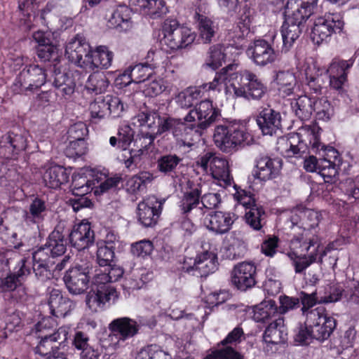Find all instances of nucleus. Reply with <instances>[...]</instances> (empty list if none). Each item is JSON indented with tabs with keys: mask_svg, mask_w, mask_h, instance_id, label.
Instances as JSON below:
<instances>
[{
	"mask_svg": "<svg viewBox=\"0 0 359 359\" xmlns=\"http://www.w3.org/2000/svg\"><path fill=\"white\" fill-rule=\"evenodd\" d=\"M314 100L307 95H301L291 102L292 111L302 121L309 120L313 112Z\"/></svg>",
	"mask_w": 359,
	"mask_h": 359,
	"instance_id": "43",
	"label": "nucleus"
},
{
	"mask_svg": "<svg viewBox=\"0 0 359 359\" xmlns=\"http://www.w3.org/2000/svg\"><path fill=\"white\" fill-rule=\"evenodd\" d=\"M343 295L350 305L359 306V282L353 281L352 285L346 290H344L339 285L330 287V294L321 297L319 303L336 302L340 300Z\"/></svg>",
	"mask_w": 359,
	"mask_h": 359,
	"instance_id": "21",
	"label": "nucleus"
},
{
	"mask_svg": "<svg viewBox=\"0 0 359 359\" xmlns=\"http://www.w3.org/2000/svg\"><path fill=\"white\" fill-rule=\"evenodd\" d=\"M344 22L338 13H330L317 18L312 27L311 38L318 45L327 41L333 34L342 32Z\"/></svg>",
	"mask_w": 359,
	"mask_h": 359,
	"instance_id": "8",
	"label": "nucleus"
},
{
	"mask_svg": "<svg viewBox=\"0 0 359 359\" xmlns=\"http://www.w3.org/2000/svg\"><path fill=\"white\" fill-rule=\"evenodd\" d=\"M93 182L86 176L75 175L72 177V191L76 196H85L93 189Z\"/></svg>",
	"mask_w": 359,
	"mask_h": 359,
	"instance_id": "53",
	"label": "nucleus"
},
{
	"mask_svg": "<svg viewBox=\"0 0 359 359\" xmlns=\"http://www.w3.org/2000/svg\"><path fill=\"white\" fill-rule=\"evenodd\" d=\"M109 327L114 336L120 340L125 341L137 334L140 326L135 320L123 317L112 320Z\"/></svg>",
	"mask_w": 359,
	"mask_h": 359,
	"instance_id": "30",
	"label": "nucleus"
},
{
	"mask_svg": "<svg viewBox=\"0 0 359 359\" xmlns=\"http://www.w3.org/2000/svg\"><path fill=\"white\" fill-rule=\"evenodd\" d=\"M162 202L151 196L139 203L137 208V219L145 227L154 226L161 212Z\"/></svg>",
	"mask_w": 359,
	"mask_h": 359,
	"instance_id": "16",
	"label": "nucleus"
},
{
	"mask_svg": "<svg viewBox=\"0 0 359 359\" xmlns=\"http://www.w3.org/2000/svg\"><path fill=\"white\" fill-rule=\"evenodd\" d=\"M241 83L238 86L233 85L234 95L248 100H260L267 93V86L252 72L245 69L240 73Z\"/></svg>",
	"mask_w": 359,
	"mask_h": 359,
	"instance_id": "6",
	"label": "nucleus"
},
{
	"mask_svg": "<svg viewBox=\"0 0 359 359\" xmlns=\"http://www.w3.org/2000/svg\"><path fill=\"white\" fill-rule=\"evenodd\" d=\"M274 81L277 86L278 94L282 97L294 94L297 86V79L292 72L289 70L277 72Z\"/></svg>",
	"mask_w": 359,
	"mask_h": 359,
	"instance_id": "36",
	"label": "nucleus"
},
{
	"mask_svg": "<svg viewBox=\"0 0 359 359\" xmlns=\"http://www.w3.org/2000/svg\"><path fill=\"white\" fill-rule=\"evenodd\" d=\"M285 13V20L301 27L302 26L303 22L311 15L306 14V10L300 6L294 4H290V0H288L287 3Z\"/></svg>",
	"mask_w": 359,
	"mask_h": 359,
	"instance_id": "47",
	"label": "nucleus"
},
{
	"mask_svg": "<svg viewBox=\"0 0 359 359\" xmlns=\"http://www.w3.org/2000/svg\"><path fill=\"white\" fill-rule=\"evenodd\" d=\"M18 9L22 13V16L26 17L25 19H20V21H23V23L27 29H31V13L34 12L35 9V4L33 0H19L18 1Z\"/></svg>",
	"mask_w": 359,
	"mask_h": 359,
	"instance_id": "62",
	"label": "nucleus"
},
{
	"mask_svg": "<svg viewBox=\"0 0 359 359\" xmlns=\"http://www.w3.org/2000/svg\"><path fill=\"white\" fill-rule=\"evenodd\" d=\"M320 245L318 236L311 231L304 230L299 236L292 238L291 248L294 251L288 253V256L297 273H302L316 261Z\"/></svg>",
	"mask_w": 359,
	"mask_h": 359,
	"instance_id": "2",
	"label": "nucleus"
},
{
	"mask_svg": "<svg viewBox=\"0 0 359 359\" xmlns=\"http://www.w3.org/2000/svg\"><path fill=\"white\" fill-rule=\"evenodd\" d=\"M226 68L222 69L224 72L216 73L213 80L197 87H189L179 93L175 100L177 104L182 109H189L194 103L203 96L204 92L215 90L225 80Z\"/></svg>",
	"mask_w": 359,
	"mask_h": 359,
	"instance_id": "9",
	"label": "nucleus"
},
{
	"mask_svg": "<svg viewBox=\"0 0 359 359\" xmlns=\"http://www.w3.org/2000/svg\"><path fill=\"white\" fill-rule=\"evenodd\" d=\"M209 219L204 224L208 231L215 235H224L229 232L236 217L231 212L214 211L208 214Z\"/></svg>",
	"mask_w": 359,
	"mask_h": 359,
	"instance_id": "20",
	"label": "nucleus"
},
{
	"mask_svg": "<svg viewBox=\"0 0 359 359\" xmlns=\"http://www.w3.org/2000/svg\"><path fill=\"white\" fill-rule=\"evenodd\" d=\"M163 43L171 50H177L191 44L196 34L190 28L180 25L176 19L168 18L162 25Z\"/></svg>",
	"mask_w": 359,
	"mask_h": 359,
	"instance_id": "4",
	"label": "nucleus"
},
{
	"mask_svg": "<svg viewBox=\"0 0 359 359\" xmlns=\"http://www.w3.org/2000/svg\"><path fill=\"white\" fill-rule=\"evenodd\" d=\"M298 134L290 137H280L277 141V150L286 158H300L305 152Z\"/></svg>",
	"mask_w": 359,
	"mask_h": 359,
	"instance_id": "31",
	"label": "nucleus"
},
{
	"mask_svg": "<svg viewBox=\"0 0 359 359\" xmlns=\"http://www.w3.org/2000/svg\"><path fill=\"white\" fill-rule=\"evenodd\" d=\"M106 98H97L90 104L89 110L93 119L104 118L107 114Z\"/></svg>",
	"mask_w": 359,
	"mask_h": 359,
	"instance_id": "60",
	"label": "nucleus"
},
{
	"mask_svg": "<svg viewBox=\"0 0 359 359\" xmlns=\"http://www.w3.org/2000/svg\"><path fill=\"white\" fill-rule=\"evenodd\" d=\"M113 53L106 46H99L95 50H90L88 57L86 58L84 69L95 71L96 69H107L112 62Z\"/></svg>",
	"mask_w": 359,
	"mask_h": 359,
	"instance_id": "27",
	"label": "nucleus"
},
{
	"mask_svg": "<svg viewBox=\"0 0 359 359\" xmlns=\"http://www.w3.org/2000/svg\"><path fill=\"white\" fill-rule=\"evenodd\" d=\"M153 58L145 63H140L134 67H130L124 71L121 75L122 79L128 77L130 80L126 82V85L130 82L141 83L146 81L153 74L154 69L158 67V54L152 53Z\"/></svg>",
	"mask_w": 359,
	"mask_h": 359,
	"instance_id": "18",
	"label": "nucleus"
},
{
	"mask_svg": "<svg viewBox=\"0 0 359 359\" xmlns=\"http://www.w3.org/2000/svg\"><path fill=\"white\" fill-rule=\"evenodd\" d=\"M275 40L274 36L271 44L264 39H257L248 48L247 54L256 66L264 67L276 62L278 53L273 47Z\"/></svg>",
	"mask_w": 359,
	"mask_h": 359,
	"instance_id": "14",
	"label": "nucleus"
},
{
	"mask_svg": "<svg viewBox=\"0 0 359 359\" xmlns=\"http://www.w3.org/2000/svg\"><path fill=\"white\" fill-rule=\"evenodd\" d=\"M201 194V184L189 182L179 201L178 206L181 213L186 216L191 214L196 219L201 220L205 215V209L200 206Z\"/></svg>",
	"mask_w": 359,
	"mask_h": 359,
	"instance_id": "12",
	"label": "nucleus"
},
{
	"mask_svg": "<svg viewBox=\"0 0 359 359\" xmlns=\"http://www.w3.org/2000/svg\"><path fill=\"white\" fill-rule=\"evenodd\" d=\"M306 325L311 327L315 339L323 341L334 332L337 320L327 314L323 306H318L306 313Z\"/></svg>",
	"mask_w": 359,
	"mask_h": 359,
	"instance_id": "5",
	"label": "nucleus"
},
{
	"mask_svg": "<svg viewBox=\"0 0 359 359\" xmlns=\"http://www.w3.org/2000/svg\"><path fill=\"white\" fill-rule=\"evenodd\" d=\"M90 50V46L86 39L82 36L76 34L67 43L65 56L70 62L83 69Z\"/></svg>",
	"mask_w": 359,
	"mask_h": 359,
	"instance_id": "19",
	"label": "nucleus"
},
{
	"mask_svg": "<svg viewBox=\"0 0 359 359\" xmlns=\"http://www.w3.org/2000/svg\"><path fill=\"white\" fill-rule=\"evenodd\" d=\"M109 82L106 76L101 74H90L86 83V88L95 94H100L106 90Z\"/></svg>",
	"mask_w": 359,
	"mask_h": 359,
	"instance_id": "52",
	"label": "nucleus"
},
{
	"mask_svg": "<svg viewBox=\"0 0 359 359\" xmlns=\"http://www.w3.org/2000/svg\"><path fill=\"white\" fill-rule=\"evenodd\" d=\"M26 147L27 139L25 134L8 133L0 139V155L5 158H11L25 150Z\"/></svg>",
	"mask_w": 359,
	"mask_h": 359,
	"instance_id": "24",
	"label": "nucleus"
},
{
	"mask_svg": "<svg viewBox=\"0 0 359 359\" xmlns=\"http://www.w3.org/2000/svg\"><path fill=\"white\" fill-rule=\"evenodd\" d=\"M194 18L198 22L199 39L203 43H211L217 30L215 23L211 19L204 15L200 14L197 11L195 13Z\"/></svg>",
	"mask_w": 359,
	"mask_h": 359,
	"instance_id": "40",
	"label": "nucleus"
},
{
	"mask_svg": "<svg viewBox=\"0 0 359 359\" xmlns=\"http://www.w3.org/2000/svg\"><path fill=\"white\" fill-rule=\"evenodd\" d=\"M249 134L240 126L231 121H224L215 126L213 140L222 151L229 153L236 150L248 137Z\"/></svg>",
	"mask_w": 359,
	"mask_h": 359,
	"instance_id": "3",
	"label": "nucleus"
},
{
	"mask_svg": "<svg viewBox=\"0 0 359 359\" xmlns=\"http://www.w3.org/2000/svg\"><path fill=\"white\" fill-rule=\"evenodd\" d=\"M36 53L38 57L44 62L55 61L58 57L57 48L52 43L43 46H38Z\"/></svg>",
	"mask_w": 359,
	"mask_h": 359,
	"instance_id": "63",
	"label": "nucleus"
},
{
	"mask_svg": "<svg viewBox=\"0 0 359 359\" xmlns=\"http://www.w3.org/2000/svg\"><path fill=\"white\" fill-rule=\"evenodd\" d=\"M69 241L72 245L78 250L88 248L94 243L95 233L91 229L90 224L83 220L81 223L74 226L69 233Z\"/></svg>",
	"mask_w": 359,
	"mask_h": 359,
	"instance_id": "22",
	"label": "nucleus"
},
{
	"mask_svg": "<svg viewBox=\"0 0 359 359\" xmlns=\"http://www.w3.org/2000/svg\"><path fill=\"white\" fill-rule=\"evenodd\" d=\"M210 172L215 179L223 182L224 185L231 184L233 178L230 175L229 162L225 158L217 155L212 161Z\"/></svg>",
	"mask_w": 359,
	"mask_h": 359,
	"instance_id": "39",
	"label": "nucleus"
},
{
	"mask_svg": "<svg viewBox=\"0 0 359 359\" xmlns=\"http://www.w3.org/2000/svg\"><path fill=\"white\" fill-rule=\"evenodd\" d=\"M37 252L32 253L33 259V271L37 280L41 283H44L53 278V266L54 260L48 259H40L37 257Z\"/></svg>",
	"mask_w": 359,
	"mask_h": 359,
	"instance_id": "38",
	"label": "nucleus"
},
{
	"mask_svg": "<svg viewBox=\"0 0 359 359\" xmlns=\"http://www.w3.org/2000/svg\"><path fill=\"white\" fill-rule=\"evenodd\" d=\"M226 256L228 259L234 260L244 257L248 251L245 241L239 231H233L226 236Z\"/></svg>",
	"mask_w": 359,
	"mask_h": 359,
	"instance_id": "28",
	"label": "nucleus"
},
{
	"mask_svg": "<svg viewBox=\"0 0 359 359\" xmlns=\"http://www.w3.org/2000/svg\"><path fill=\"white\" fill-rule=\"evenodd\" d=\"M48 304L51 315L57 318L65 317L74 307L72 302L57 289L50 290Z\"/></svg>",
	"mask_w": 359,
	"mask_h": 359,
	"instance_id": "29",
	"label": "nucleus"
},
{
	"mask_svg": "<svg viewBox=\"0 0 359 359\" xmlns=\"http://www.w3.org/2000/svg\"><path fill=\"white\" fill-rule=\"evenodd\" d=\"M46 210L45 202L36 198L30 204L29 211L25 212L24 220L28 224L39 223L43 219Z\"/></svg>",
	"mask_w": 359,
	"mask_h": 359,
	"instance_id": "45",
	"label": "nucleus"
},
{
	"mask_svg": "<svg viewBox=\"0 0 359 359\" xmlns=\"http://www.w3.org/2000/svg\"><path fill=\"white\" fill-rule=\"evenodd\" d=\"M88 150L85 140H72L66 149L67 156L72 158L80 157L84 155Z\"/></svg>",
	"mask_w": 359,
	"mask_h": 359,
	"instance_id": "64",
	"label": "nucleus"
},
{
	"mask_svg": "<svg viewBox=\"0 0 359 359\" xmlns=\"http://www.w3.org/2000/svg\"><path fill=\"white\" fill-rule=\"evenodd\" d=\"M44 169L43 181L45 185L49 188H59L62 184L67 182L69 180V174L62 166L56 165L48 168L45 166Z\"/></svg>",
	"mask_w": 359,
	"mask_h": 359,
	"instance_id": "35",
	"label": "nucleus"
},
{
	"mask_svg": "<svg viewBox=\"0 0 359 359\" xmlns=\"http://www.w3.org/2000/svg\"><path fill=\"white\" fill-rule=\"evenodd\" d=\"M130 2L137 10L144 11L153 19L161 18L168 12L163 0H130Z\"/></svg>",
	"mask_w": 359,
	"mask_h": 359,
	"instance_id": "34",
	"label": "nucleus"
},
{
	"mask_svg": "<svg viewBox=\"0 0 359 359\" xmlns=\"http://www.w3.org/2000/svg\"><path fill=\"white\" fill-rule=\"evenodd\" d=\"M185 261L182 267L183 271L191 276L196 277H207L217 269L218 262L216 254L212 252L205 251L198 254L194 260L189 259Z\"/></svg>",
	"mask_w": 359,
	"mask_h": 359,
	"instance_id": "13",
	"label": "nucleus"
},
{
	"mask_svg": "<svg viewBox=\"0 0 359 359\" xmlns=\"http://www.w3.org/2000/svg\"><path fill=\"white\" fill-rule=\"evenodd\" d=\"M257 123L264 135H276L282 132V116L280 111L264 107L257 116Z\"/></svg>",
	"mask_w": 359,
	"mask_h": 359,
	"instance_id": "17",
	"label": "nucleus"
},
{
	"mask_svg": "<svg viewBox=\"0 0 359 359\" xmlns=\"http://www.w3.org/2000/svg\"><path fill=\"white\" fill-rule=\"evenodd\" d=\"M256 266L250 262L236 264L231 271V284L238 290L246 291L256 284Z\"/></svg>",
	"mask_w": 359,
	"mask_h": 359,
	"instance_id": "15",
	"label": "nucleus"
},
{
	"mask_svg": "<svg viewBox=\"0 0 359 359\" xmlns=\"http://www.w3.org/2000/svg\"><path fill=\"white\" fill-rule=\"evenodd\" d=\"M198 114V127L206 129L220 116L219 109L210 100H204L195 107Z\"/></svg>",
	"mask_w": 359,
	"mask_h": 359,
	"instance_id": "32",
	"label": "nucleus"
},
{
	"mask_svg": "<svg viewBox=\"0 0 359 359\" xmlns=\"http://www.w3.org/2000/svg\"><path fill=\"white\" fill-rule=\"evenodd\" d=\"M111 247L101 245L97 250V261L100 266H110L114 258V250Z\"/></svg>",
	"mask_w": 359,
	"mask_h": 359,
	"instance_id": "61",
	"label": "nucleus"
},
{
	"mask_svg": "<svg viewBox=\"0 0 359 359\" xmlns=\"http://www.w3.org/2000/svg\"><path fill=\"white\" fill-rule=\"evenodd\" d=\"M64 230V223L60 222L55 226L48 236L46 243L35 251L37 252L36 257L39 259L43 258L53 260L65 254L67 250V242Z\"/></svg>",
	"mask_w": 359,
	"mask_h": 359,
	"instance_id": "11",
	"label": "nucleus"
},
{
	"mask_svg": "<svg viewBox=\"0 0 359 359\" xmlns=\"http://www.w3.org/2000/svg\"><path fill=\"white\" fill-rule=\"evenodd\" d=\"M137 359H170L169 355L156 345L151 344L140 350Z\"/></svg>",
	"mask_w": 359,
	"mask_h": 359,
	"instance_id": "55",
	"label": "nucleus"
},
{
	"mask_svg": "<svg viewBox=\"0 0 359 359\" xmlns=\"http://www.w3.org/2000/svg\"><path fill=\"white\" fill-rule=\"evenodd\" d=\"M313 111L318 119L328 121L334 115V107L326 97L314 100Z\"/></svg>",
	"mask_w": 359,
	"mask_h": 359,
	"instance_id": "49",
	"label": "nucleus"
},
{
	"mask_svg": "<svg viewBox=\"0 0 359 359\" xmlns=\"http://www.w3.org/2000/svg\"><path fill=\"white\" fill-rule=\"evenodd\" d=\"M182 158L176 154H168L158 160V168L161 172L168 173L175 170Z\"/></svg>",
	"mask_w": 359,
	"mask_h": 359,
	"instance_id": "58",
	"label": "nucleus"
},
{
	"mask_svg": "<svg viewBox=\"0 0 359 359\" xmlns=\"http://www.w3.org/2000/svg\"><path fill=\"white\" fill-rule=\"evenodd\" d=\"M317 172L322 176L325 183L332 184L338 180V168L335 161H331L330 159L320 158Z\"/></svg>",
	"mask_w": 359,
	"mask_h": 359,
	"instance_id": "46",
	"label": "nucleus"
},
{
	"mask_svg": "<svg viewBox=\"0 0 359 359\" xmlns=\"http://www.w3.org/2000/svg\"><path fill=\"white\" fill-rule=\"evenodd\" d=\"M353 66L351 60H341L334 59L327 69L329 76L347 78L349 69Z\"/></svg>",
	"mask_w": 359,
	"mask_h": 359,
	"instance_id": "54",
	"label": "nucleus"
},
{
	"mask_svg": "<svg viewBox=\"0 0 359 359\" xmlns=\"http://www.w3.org/2000/svg\"><path fill=\"white\" fill-rule=\"evenodd\" d=\"M226 55L224 47L221 44H216L210 47L206 59V65L216 69L225 62Z\"/></svg>",
	"mask_w": 359,
	"mask_h": 359,
	"instance_id": "50",
	"label": "nucleus"
},
{
	"mask_svg": "<svg viewBox=\"0 0 359 359\" xmlns=\"http://www.w3.org/2000/svg\"><path fill=\"white\" fill-rule=\"evenodd\" d=\"M253 313L254 320L260 323H271L280 316L275 301L271 299L262 302L255 306Z\"/></svg>",
	"mask_w": 359,
	"mask_h": 359,
	"instance_id": "37",
	"label": "nucleus"
},
{
	"mask_svg": "<svg viewBox=\"0 0 359 359\" xmlns=\"http://www.w3.org/2000/svg\"><path fill=\"white\" fill-rule=\"evenodd\" d=\"M90 269L89 262H81L76 263L65 272L63 280L71 294H80L88 289Z\"/></svg>",
	"mask_w": 359,
	"mask_h": 359,
	"instance_id": "10",
	"label": "nucleus"
},
{
	"mask_svg": "<svg viewBox=\"0 0 359 359\" xmlns=\"http://www.w3.org/2000/svg\"><path fill=\"white\" fill-rule=\"evenodd\" d=\"M107 114L112 118L121 117L124 112L126 107L123 102L118 97H113L111 95H107L105 97Z\"/></svg>",
	"mask_w": 359,
	"mask_h": 359,
	"instance_id": "59",
	"label": "nucleus"
},
{
	"mask_svg": "<svg viewBox=\"0 0 359 359\" xmlns=\"http://www.w3.org/2000/svg\"><path fill=\"white\" fill-rule=\"evenodd\" d=\"M130 11L128 8L126 6H121L111 14V16L109 20V22L111 25L115 27H121L123 24H126V29L129 26L128 24L130 20Z\"/></svg>",
	"mask_w": 359,
	"mask_h": 359,
	"instance_id": "56",
	"label": "nucleus"
},
{
	"mask_svg": "<svg viewBox=\"0 0 359 359\" xmlns=\"http://www.w3.org/2000/svg\"><path fill=\"white\" fill-rule=\"evenodd\" d=\"M53 86L57 90V94L70 96L74 92L76 84L74 79L69 74L62 72L59 69H55Z\"/></svg>",
	"mask_w": 359,
	"mask_h": 359,
	"instance_id": "42",
	"label": "nucleus"
},
{
	"mask_svg": "<svg viewBox=\"0 0 359 359\" xmlns=\"http://www.w3.org/2000/svg\"><path fill=\"white\" fill-rule=\"evenodd\" d=\"M205 359H243V358L236 347L222 346Z\"/></svg>",
	"mask_w": 359,
	"mask_h": 359,
	"instance_id": "57",
	"label": "nucleus"
},
{
	"mask_svg": "<svg viewBox=\"0 0 359 359\" xmlns=\"http://www.w3.org/2000/svg\"><path fill=\"white\" fill-rule=\"evenodd\" d=\"M301 32V26L285 20L281 27V51L284 53L288 52L292 47L294 42L299 37Z\"/></svg>",
	"mask_w": 359,
	"mask_h": 359,
	"instance_id": "41",
	"label": "nucleus"
},
{
	"mask_svg": "<svg viewBox=\"0 0 359 359\" xmlns=\"http://www.w3.org/2000/svg\"><path fill=\"white\" fill-rule=\"evenodd\" d=\"M117 292L114 287L92 286L86 295V302L88 308L94 312L102 308L107 302L117 298Z\"/></svg>",
	"mask_w": 359,
	"mask_h": 359,
	"instance_id": "25",
	"label": "nucleus"
},
{
	"mask_svg": "<svg viewBox=\"0 0 359 359\" xmlns=\"http://www.w3.org/2000/svg\"><path fill=\"white\" fill-rule=\"evenodd\" d=\"M287 329L284 325V319L281 316L271 323L264 333V340L269 344H278L284 342L287 339Z\"/></svg>",
	"mask_w": 359,
	"mask_h": 359,
	"instance_id": "33",
	"label": "nucleus"
},
{
	"mask_svg": "<svg viewBox=\"0 0 359 359\" xmlns=\"http://www.w3.org/2000/svg\"><path fill=\"white\" fill-rule=\"evenodd\" d=\"M340 189L348 200L356 201L359 199V175L343 180L340 184Z\"/></svg>",
	"mask_w": 359,
	"mask_h": 359,
	"instance_id": "51",
	"label": "nucleus"
},
{
	"mask_svg": "<svg viewBox=\"0 0 359 359\" xmlns=\"http://www.w3.org/2000/svg\"><path fill=\"white\" fill-rule=\"evenodd\" d=\"M266 215L262 205H254V208L246 210L244 216L245 223L255 231H262L266 224Z\"/></svg>",
	"mask_w": 359,
	"mask_h": 359,
	"instance_id": "44",
	"label": "nucleus"
},
{
	"mask_svg": "<svg viewBox=\"0 0 359 359\" xmlns=\"http://www.w3.org/2000/svg\"><path fill=\"white\" fill-rule=\"evenodd\" d=\"M153 180V175L149 172H142L130 177L126 182L128 191L135 194L143 190L148 182Z\"/></svg>",
	"mask_w": 359,
	"mask_h": 359,
	"instance_id": "48",
	"label": "nucleus"
},
{
	"mask_svg": "<svg viewBox=\"0 0 359 359\" xmlns=\"http://www.w3.org/2000/svg\"><path fill=\"white\" fill-rule=\"evenodd\" d=\"M133 124L145 127L157 135L171 131L180 148H191L194 145L193 128L184 124L181 118L161 117L156 110L146 109L134 116Z\"/></svg>",
	"mask_w": 359,
	"mask_h": 359,
	"instance_id": "1",
	"label": "nucleus"
},
{
	"mask_svg": "<svg viewBox=\"0 0 359 359\" xmlns=\"http://www.w3.org/2000/svg\"><path fill=\"white\" fill-rule=\"evenodd\" d=\"M68 328L60 327L57 331L41 337L35 348V353L41 355H49L56 352L59 346L67 339Z\"/></svg>",
	"mask_w": 359,
	"mask_h": 359,
	"instance_id": "23",
	"label": "nucleus"
},
{
	"mask_svg": "<svg viewBox=\"0 0 359 359\" xmlns=\"http://www.w3.org/2000/svg\"><path fill=\"white\" fill-rule=\"evenodd\" d=\"M281 166L280 161L271 158L266 155H259L256 160L255 176L262 181H267L275 178Z\"/></svg>",
	"mask_w": 359,
	"mask_h": 359,
	"instance_id": "26",
	"label": "nucleus"
},
{
	"mask_svg": "<svg viewBox=\"0 0 359 359\" xmlns=\"http://www.w3.org/2000/svg\"><path fill=\"white\" fill-rule=\"evenodd\" d=\"M46 81L44 69L38 65H30L20 72L11 86V89L15 94L27 93V91L39 89Z\"/></svg>",
	"mask_w": 359,
	"mask_h": 359,
	"instance_id": "7",
	"label": "nucleus"
}]
</instances>
